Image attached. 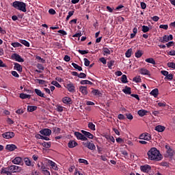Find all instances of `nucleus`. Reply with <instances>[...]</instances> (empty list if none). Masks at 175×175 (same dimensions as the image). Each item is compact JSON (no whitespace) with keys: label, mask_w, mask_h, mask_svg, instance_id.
<instances>
[{"label":"nucleus","mask_w":175,"mask_h":175,"mask_svg":"<svg viewBox=\"0 0 175 175\" xmlns=\"http://www.w3.org/2000/svg\"><path fill=\"white\" fill-rule=\"evenodd\" d=\"M147 155L150 161H161L162 159V154L157 148H150L148 151Z\"/></svg>","instance_id":"nucleus-1"},{"label":"nucleus","mask_w":175,"mask_h":175,"mask_svg":"<svg viewBox=\"0 0 175 175\" xmlns=\"http://www.w3.org/2000/svg\"><path fill=\"white\" fill-rule=\"evenodd\" d=\"M12 6L14 9H17V10H21V12H23L25 13L27 12V4L23 1H16L12 3Z\"/></svg>","instance_id":"nucleus-2"},{"label":"nucleus","mask_w":175,"mask_h":175,"mask_svg":"<svg viewBox=\"0 0 175 175\" xmlns=\"http://www.w3.org/2000/svg\"><path fill=\"white\" fill-rule=\"evenodd\" d=\"M83 146L88 148L89 150H96V146H95V144L92 143V141L91 142H83Z\"/></svg>","instance_id":"nucleus-3"},{"label":"nucleus","mask_w":175,"mask_h":175,"mask_svg":"<svg viewBox=\"0 0 175 175\" xmlns=\"http://www.w3.org/2000/svg\"><path fill=\"white\" fill-rule=\"evenodd\" d=\"M139 139L140 140H146L148 142L151 140V135L148 134V133H144L139 135Z\"/></svg>","instance_id":"nucleus-4"},{"label":"nucleus","mask_w":175,"mask_h":175,"mask_svg":"<svg viewBox=\"0 0 175 175\" xmlns=\"http://www.w3.org/2000/svg\"><path fill=\"white\" fill-rule=\"evenodd\" d=\"M9 167L12 174H13V173H19V172L22 170L21 167L18 165H10Z\"/></svg>","instance_id":"nucleus-5"},{"label":"nucleus","mask_w":175,"mask_h":175,"mask_svg":"<svg viewBox=\"0 0 175 175\" xmlns=\"http://www.w3.org/2000/svg\"><path fill=\"white\" fill-rule=\"evenodd\" d=\"M75 136H76L78 140H83V142L88 140V139L86 137H85L84 135L77 131L75 132Z\"/></svg>","instance_id":"nucleus-6"},{"label":"nucleus","mask_w":175,"mask_h":175,"mask_svg":"<svg viewBox=\"0 0 175 175\" xmlns=\"http://www.w3.org/2000/svg\"><path fill=\"white\" fill-rule=\"evenodd\" d=\"M12 59L16 60L17 62H24V59L17 53H14L12 55Z\"/></svg>","instance_id":"nucleus-7"},{"label":"nucleus","mask_w":175,"mask_h":175,"mask_svg":"<svg viewBox=\"0 0 175 175\" xmlns=\"http://www.w3.org/2000/svg\"><path fill=\"white\" fill-rule=\"evenodd\" d=\"M140 170L144 173H148L151 170V166L148 165H141Z\"/></svg>","instance_id":"nucleus-8"},{"label":"nucleus","mask_w":175,"mask_h":175,"mask_svg":"<svg viewBox=\"0 0 175 175\" xmlns=\"http://www.w3.org/2000/svg\"><path fill=\"white\" fill-rule=\"evenodd\" d=\"M169 40H173V35L170 34V36H164L163 39H161V43H166L169 42Z\"/></svg>","instance_id":"nucleus-9"},{"label":"nucleus","mask_w":175,"mask_h":175,"mask_svg":"<svg viewBox=\"0 0 175 175\" xmlns=\"http://www.w3.org/2000/svg\"><path fill=\"white\" fill-rule=\"evenodd\" d=\"M12 162L14 165H23V159H21V157H15L12 161Z\"/></svg>","instance_id":"nucleus-10"},{"label":"nucleus","mask_w":175,"mask_h":175,"mask_svg":"<svg viewBox=\"0 0 175 175\" xmlns=\"http://www.w3.org/2000/svg\"><path fill=\"white\" fill-rule=\"evenodd\" d=\"M165 148L167 150V154H168V157H170V158H172V157H174L175 154L174 150L170 148V146H169V145H166Z\"/></svg>","instance_id":"nucleus-11"},{"label":"nucleus","mask_w":175,"mask_h":175,"mask_svg":"<svg viewBox=\"0 0 175 175\" xmlns=\"http://www.w3.org/2000/svg\"><path fill=\"white\" fill-rule=\"evenodd\" d=\"M3 139H12L14 136V133L13 132H5L2 134Z\"/></svg>","instance_id":"nucleus-12"},{"label":"nucleus","mask_w":175,"mask_h":175,"mask_svg":"<svg viewBox=\"0 0 175 175\" xmlns=\"http://www.w3.org/2000/svg\"><path fill=\"white\" fill-rule=\"evenodd\" d=\"M40 133L43 136H50V135H51V130L49 129H44L40 131Z\"/></svg>","instance_id":"nucleus-13"},{"label":"nucleus","mask_w":175,"mask_h":175,"mask_svg":"<svg viewBox=\"0 0 175 175\" xmlns=\"http://www.w3.org/2000/svg\"><path fill=\"white\" fill-rule=\"evenodd\" d=\"M139 72L141 75H143L144 76H151V73L149 72L147 68H142L139 69Z\"/></svg>","instance_id":"nucleus-14"},{"label":"nucleus","mask_w":175,"mask_h":175,"mask_svg":"<svg viewBox=\"0 0 175 175\" xmlns=\"http://www.w3.org/2000/svg\"><path fill=\"white\" fill-rule=\"evenodd\" d=\"M1 174L12 175V171L10 170V167L2 168Z\"/></svg>","instance_id":"nucleus-15"},{"label":"nucleus","mask_w":175,"mask_h":175,"mask_svg":"<svg viewBox=\"0 0 175 175\" xmlns=\"http://www.w3.org/2000/svg\"><path fill=\"white\" fill-rule=\"evenodd\" d=\"M81 133H83V135H84V136L88 137V139H94V135H92L90 132H88L84 130H81Z\"/></svg>","instance_id":"nucleus-16"},{"label":"nucleus","mask_w":175,"mask_h":175,"mask_svg":"<svg viewBox=\"0 0 175 175\" xmlns=\"http://www.w3.org/2000/svg\"><path fill=\"white\" fill-rule=\"evenodd\" d=\"M69 92H75V85L72 83H68L66 86Z\"/></svg>","instance_id":"nucleus-17"},{"label":"nucleus","mask_w":175,"mask_h":175,"mask_svg":"<svg viewBox=\"0 0 175 175\" xmlns=\"http://www.w3.org/2000/svg\"><path fill=\"white\" fill-rule=\"evenodd\" d=\"M62 102L65 105H72V98H70V97H67V96L64 97L62 98Z\"/></svg>","instance_id":"nucleus-18"},{"label":"nucleus","mask_w":175,"mask_h":175,"mask_svg":"<svg viewBox=\"0 0 175 175\" xmlns=\"http://www.w3.org/2000/svg\"><path fill=\"white\" fill-rule=\"evenodd\" d=\"M150 94L154 98H157L158 95H159V90H158V88H155L150 92Z\"/></svg>","instance_id":"nucleus-19"},{"label":"nucleus","mask_w":175,"mask_h":175,"mask_svg":"<svg viewBox=\"0 0 175 175\" xmlns=\"http://www.w3.org/2000/svg\"><path fill=\"white\" fill-rule=\"evenodd\" d=\"M17 148V146L14 144H8L5 147V150L8 151H14Z\"/></svg>","instance_id":"nucleus-20"},{"label":"nucleus","mask_w":175,"mask_h":175,"mask_svg":"<svg viewBox=\"0 0 175 175\" xmlns=\"http://www.w3.org/2000/svg\"><path fill=\"white\" fill-rule=\"evenodd\" d=\"M14 70H17L18 72H23V66H21V65H20L18 63H14Z\"/></svg>","instance_id":"nucleus-21"},{"label":"nucleus","mask_w":175,"mask_h":175,"mask_svg":"<svg viewBox=\"0 0 175 175\" xmlns=\"http://www.w3.org/2000/svg\"><path fill=\"white\" fill-rule=\"evenodd\" d=\"M79 91L83 95H87L88 94V91L87 90V86H80Z\"/></svg>","instance_id":"nucleus-22"},{"label":"nucleus","mask_w":175,"mask_h":175,"mask_svg":"<svg viewBox=\"0 0 175 175\" xmlns=\"http://www.w3.org/2000/svg\"><path fill=\"white\" fill-rule=\"evenodd\" d=\"M64 109H65V107H62L59 104H57V105H55V110L56 111H57L58 113H62V111H64Z\"/></svg>","instance_id":"nucleus-23"},{"label":"nucleus","mask_w":175,"mask_h":175,"mask_svg":"<svg viewBox=\"0 0 175 175\" xmlns=\"http://www.w3.org/2000/svg\"><path fill=\"white\" fill-rule=\"evenodd\" d=\"M77 146V142L75 141L71 140L68 143V147L69 148H75Z\"/></svg>","instance_id":"nucleus-24"},{"label":"nucleus","mask_w":175,"mask_h":175,"mask_svg":"<svg viewBox=\"0 0 175 175\" xmlns=\"http://www.w3.org/2000/svg\"><path fill=\"white\" fill-rule=\"evenodd\" d=\"M48 163L51 166L52 168H53L54 170H58V167L54 161L49 160Z\"/></svg>","instance_id":"nucleus-25"},{"label":"nucleus","mask_w":175,"mask_h":175,"mask_svg":"<svg viewBox=\"0 0 175 175\" xmlns=\"http://www.w3.org/2000/svg\"><path fill=\"white\" fill-rule=\"evenodd\" d=\"M34 92H36L38 96H40L41 98H44V93L42 92V91L39 89H35Z\"/></svg>","instance_id":"nucleus-26"},{"label":"nucleus","mask_w":175,"mask_h":175,"mask_svg":"<svg viewBox=\"0 0 175 175\" xmlns=\"http://www.w3.org/2000/svg\"><path fill=\"white\" fill-rule=\"evenodd\" d=\"M148 113V111L144 109H141L138 111L137 114L139 116V117H144V116H146Z\"/></svg>","instance_id":"nucleus-27"},{"label":"nucleus","mask_w":175,"mask_h":175,"mask_svg":"<svg viewBox=\"0 0 175 175\" xmlns=\"http://www.w3.org/2000/svg\"><path fill=\"white\" fill-rule=\"evenodd\" d=\"M122 92H124L127 95H131V94L132 93V91L131 90V88L126 86L125 88L122 90Z\"/></svg>","instance_id":"nucleus-28"},{"label":"nucleus","mask_w":175,"mask_h":175,"mask_svg":"<svg viewBox=\"0 0 175 175\" xmlns=\"http://www.w3.org/2000/svg\"><path fill=\"white\" fill-rule=\"evenodd\" d=\"M24 162L27 166H33L32 161L28 157L24 159Z\"/></svg>","instance_id":"nucleus-29"},{"label":"nucleus","mask_w":175,"mask_h":175,"mask_svg":"<svg viewBox=\"0 0 175 175\" xmlns=\"http://www.w3.org/2000/svg\"><path fill=\"white\" fill-rule=\"evenodd\" d=\"M154 130L157 131V132H163V131H165V126L158 125L154 127Z\"/></svg>","instance_id":"nucleus-30"},{"label":"nucleus","mask_w":175,"mask_h":175,"mask_svg":"<svg viewBox=\"0 0 175 175\" xmlns=\"http://www.w3.org/2000/svg\"><path fill=\"white\" fill-rule=\"evenodd\" d=\"M20 98H21V99H30L31 95L21 93L20 94Z\"/></svg>","instance_id":"nucleus-31"},{"label":"nucleus","mask_w":175,"mask_h":175,"mask_svg":"<svg viewBox=\"0 0 175 175\" xmlns=\"http://www.w3.org/2000/svg\"><path fill=\"white\" fill-rule=\"evenodd\" d=\"M72 66H73L75 69H77V70H79V72H81V70H83V68H81V66H79L77 64L72 63Z\"/></svg>","instance_id":"nucleus-32"},{"label":"nucleus","mask_w":175,"mask_h":175,"mask_svg":"<svg viewBox=\"0 0 175 175\" xmlns=\"http://www.w3.org/2000/svg\"><path fill=\"white\" fill-rule=\"evenodd\" d=\"M146 62H148V64H152V65H156L155 60L152 57H150L145 59Z\"/></svg>","instance_id":"nucleus-33"},{"label":"nucleus","mask_w":175,"mask_h":175,"mask_svg":"<svg viewBox=\"0 0 175 175\" xmlns=\"http://www.w3.org/2000/svg\"><path fill=\"white\" fill-rule=\"evenodd\" d=\"M36 109H38V107H36V106H31V105L27 106V110L29 111H30L31 113H32V111H35V110H36Z\"/></svg>","instance_id":"nucleus-34"},{"label":"nucleus","mask_w":175,"mask_h":175,"mask_svg":"<svg viewBox=\"0 0 175 175\" xmlns=\"http://www.w3.org/2000/svg\"><path fill=\"white\" fill-rule=\"evenodd\" d=\"M20 43L25 46L26 47H29V42L25 40H20Z\"/></svg>","instance_id":"nucleus-35"},{"label":"nucleus","mask_w":175,"mask_h":175,"mask_svg":"<svg viewBox=\"0 0 175 175\" xmlns=\"http://www.w3.org/2000/svg\"><path fill=\"white\" fill-rule=\"evenodd\" d=\"M125 55L126 57V58H131V55H132V49H129L126 51Z\"/></svg>","instance_id":"nucleus-36"},{"label":"nucleus","mask_w":175,"mask_h":175,"mask_svg":"<svg viewBox=\"0 0 175 175\" xmlns=\"http://www.w3.org/2000/svg\"><path fill=\"white\" fill-rule=\"evenodd\" d=\"M121 81L122 83H123L124 84L128 83V78L126 77V75H123L121 77Z\"/></svg>","instance_id":"nucleus-37"},{"label":"nucleus","mask_w":175,"mask_h":175,"mask_svg":"<svg viewBox=\"0 0 175 175\" xmlns=\"http://www.w3.org/2000/svg\"><path fill=\"white\" fill-rule=\"evenodd\" d=\"M92 94L95 95L96 96H100L101 94H100V92L98 91V90H93L92 91Z\"/></svg>","instance_id":"nucleus-38"},{"label":"nucleus","mask_w":175,"mask_h":175,"mask_svg":"<svg viewBox=\"0 0 175 175\" xmlns=\"http://www.w3.org/2000/svg\"><path fill=\"white\" fill-rule=\"evenodd\" d=\"M142 55H143V51L141 50H138L136 53H135V57L136 58H140V57H142Z\"/></svg>","instance_id":"nucleus-39"},{"label":"nucleus","mask_w":175,"mask_h":175,"mask_svg":"<svg viewBox=\"0 0 175 175\" xmlns=\"http://www.w3.org/2000/svg\"><path fill=\"white\" fill-rule=\"evenodd\" d=\"M81 84L82 85H85V84H89L90 85H92V82H91L90 81H88V80H82V81H81Z\"/></svg>","instance_id":"nucleus-40"},{"label":"nucleus","mask_w":175,"mask_h":175,"mask_svg":"<svg viewBox=\"0 0 175 175\" xmlns=\"http://www.w3.org/2000/svg\"><path fill=\"white\" fill-rule=\"evenodd\" d=\"M45 148H50L51 147V142H44L42 144Z\"/></svg>","instance_id":"nucleus-41"},{"label":"nucleus","mask_w":175,"mask_h":175,"mask_svg":"<svg viewBox=\"0 0 175 175\" xmlns=\"http://www.w3.org/2000/svg\"><path fill=\"white\" fill-rule=\"evenodd\" d=\"M11 46H12V47H21L23 45L21 44H20V42H12L11 44Z\"/></svg>","instance_id":"nucleus-42"},{"label":"nucleus","mask_w":175,"mask_h":175,"mask_svg":"<svg viewBox=\"0 0 175 175\" xmlns=\"http://www.w3.org/2000/svg\"><path fill=\"white\" fill-rule=\"evenodd\" d=\"M73 14H75V11H70L68 12V15L66 16V21H68L69 18H70V17H72V16H73Z\"/></svg>","instance_id":"nucleus-43"},{"label":"nucleus","mask_w":175,"mask_h":175,"mask_svg":"<svg viewBox=\"0 0 175 175\" xmlns=\"http://www.w3.org/2000/svg\"><path fill=\"white\" fill-rule=\"evenodd\" d=\"M88 128L91 129L92 131H95V124L92 122L88 123Z\"/></svg>","instance_id":"nucleus-44"},{"label":"nucleus","mask_w":175,"mask_h":175,"mask_svg":"<svg viewBox=\"0 0 175 175\" xmlns=\"http://www.w3.org/2000/svg\"><path fill=\"white\" fill-rule=\"evenodd\" d=\"M149 31H150V27L146 25L142 26V31L144 33H146V32H148Z\"/></svg>","instance_id":"nucleus-45"},{"label":"nucleus","mask_w":175,"mask_h":175,"mask_svg":"<svg viewBox=\"0 0 175 175\" xmlns=\"http://www.w3.org/2000/svg\"><path fill=\"white\" fill-rule=\"evenodd\" d=\"M51 84H53V85H55V87H57V88H61L59 83H58L57 81H52Z\"/></svg>","instance_id":"nucleus-46"},{"label":"nucleus","mask_w":175,"mask_h":175,"mask_svg":"<svg viewBox=\"0 0 175 175\" xmlns=\"http://www.w3.org/2000/svg\"><path fill=\"white\" fill-rule=\"evenodd\" d=\"M168 68H172V69H175V63L174 62H168L167 64Z\"/></svg>","instance_id":"nucleus-47"},{"label":"nucleus","mask_w":175,"mask_h":175,"mask_svg":"<svg viewBox=\"0 0 175 175\" xmlns=\"http://www.w3.org/2000/svg\"><path fill=\"white\" fill-rule=\"evenodd\" d=\"M174 77L173 74H167V75L164 78L165 80H172Z\"/></svg>","instance_id":"nucleus-48"},{"label":"nucleus","mask_w":175,"mask_h":175,"mask_svg":"<svg viewBox=\"0 0 175 175\" xmlns=\"http://www.w3.org/2000/svg\"><path fill=\"white\" fill-rule=\"evenodd\" d=\"M104 55H110V50L107 48H103Z\"/></svg>","instance_id":"nucleus-49"},{"label":"nucleus","mask_w":175,"mask_h":175,"mask_svg":"<svg viewBox=\"0 0 175 175\" xmlns=\"http://www.w3.org/2000/svg\"><path fill=\"white\" fill-rule=\"evenodd\" d=\"M133 81H135V83H140L142 78H140V77H135L133 78Z\"/></svg>","instance_id":"nucleus-50"},{"label":"nucleus","mask_w":175,"mask_h":175,"mask_svg":"<svg viewBox=\"0 0 175 175\" xmlns=\"http://www.w3.org/2000/svg\"><path fill=\"white\" fill-rule=\"evenodd\" d=\"M114 60H111L109 62H107V66L109 69H111V66H113V65H114Z\"/></svg>","instance_id":"nucleus-51"},{"label":"nucleus","mask_w":175,"mask_h":175,"mask_svg":"<svg viewBox=\"0 0 175 175\" xmlns=\"http://www.w3.org/2000/svg\"><path fill=\"white\" fill-rule=\"evenodd\" d=\"M79 163H84L85 165H88V161L84 159H79Z\"/></svg>","instance_id":"nucleus-52"},{"label":"nucleus","mask_w":175,"mask_h":175,"mask_svg":"<svg viewBox=\"0 0 175 175\" xmlns=\"http://www.w3.org/2000/svg\"><path fill=\"white\" fill-rule=\"evenodd\" d=\"M126 117L127 120H133V116H132L131 113H126Z\"/></svg>","instance_id":"nucleus-53"},{"label":"nucleus","mask_w":175,"mask_h":175,"mask_svg":"<svg viewBox=\"0 0 175 175\" xmlns=\"http://www.w3.org/2000/svg\"><path fill=\"white\" fill-rule=\"evenodd\" d=\"M78 77H79V79H85V77H87V75H85L84 72H81L79 74Z\"/></svg>","instance_id":"nucleus-54"},{"label":"nucleus","mask_w":175,"mask_h":175,"mask_svg":"<svg viewBox=\"0 0 175 175\" xmlns=\"http://www.w3.org/2000/svg\"><path fill=\"white\" fill-rule=\"evenodd\" d=\"M85 66H90V60L87 58L83 59Z\"/></svg>","instance_id":"nucleus-55"},{"label":"nucleus","mask_w":175,"mask_h":175,"mask_svg":"<svg viewBox=\"0 0 175 175\" xmlns=\"http://www.w3.org/2000/svg\"><path fill=\"white\" fill-rule=\"evenodd\" d=\"M78 53H79V54H81L82 55H84V54H88V51H83V50H78Z\"/></svg>","instance_id":"nucleus-56"},{"label":"nucleus","mask_w":175,"mask_h":175,"mask_svg":"<svg viewBox=\"0 0 175 175\" xmlns=\"http://www.w3.org/2000/svg\"><path fill=\"white\" fill-rule=\"evenodd\" d=\"M57 32H58V33H61V35H62V36H65V35H68L66 31H65L64 30H62V29L59 30Z\"/></svg>","instance_id":"nucleus-57"},{"label":"nucleus","mask_w":175,"mask_h":175,"mask_svg":"<svg viewBox=\"0 0 175 175\" xmlns=\"http://www.w3.org/2000/svg\"><path fill=\"white\" fill-rule=\"evenodd\" d=\"M157 105H158V106H159V107H166V103H165V102L158 103Z\"/></svg>","instance_id":"nucleus-58"},{"label":"nucleus","mask_w":175,"mask_h":175,"mask_svg":"<svg viewBox=\"0 0 175 175\" xmlns=\"http://www.w3.org/2000/svg\"><path fill=\"white\" fill-rule=\"evenodd\" d=\"M36 81H38V83L41 85L46 84V81L42 79H36Z\"/></svg>","instance_id":"nucleus-59"},{"label":"nucleus","mask_w":175,"mask_h":175,"mask_svg":"<svg viewBox=\"0 0 175 175\" xmlns=\"http://www.w3.org/2000/svg\"><path fill=\"white\" fill-rule=\"evenodd\" d=\"M64 61H66V62H69V61H70V57L68 55H66L64 56Z\"/></svg>","instance_id":"nucleus-60"},{"label":"nucleus","mask_w":175,"mask_h":175,"mask_svg":"<svg viewBox=\"0 0 175 175\" xmlns=\"http://www.w3.org/2000/svg\"><path fill=\"white\" fill-rule=\"evenodd\" d=\"M159 28H161L162 29H167L169 26L167 25H161Z\"/></svg>","instance_id":"nucleus-61"},{"label":"nucleus","mask_w":175,"mask_h":175,"mask_svg":"<svg viewBox=\"0 0 175 175\" xmlns=\"http://www.w3.org/2000/svg\"><path fill=\"white\" fill-rule=\"evenodd\" d=\"M100 62H102L104 65H106V59L105 57H101L99 59Z\"/></svg>","instance_id":"nucleus-62"},{"label":"nucleus","mask_w":175,"mask_h":175,"mask_svg":"<svg viewBox=\"0 0 175 175\" xmlns=\"http://www.w3.org/2000/svg\"><path fill=\"white\" fill-rule=\"evenodd\" d=\"M12 75L14 76V77H20V75L16 71H12Z\"/></svg>","instance_id":"nucleus-63"},{"label":"nucleus","mask_w":175,"mask_h":175,"mask_svg":"<svg viewBox=\"0 0 175 175\" xmlns=\"http://www.w3.org/2000/svg\"><path fill=\"white\" fill-rule=\"evenodd\" d=\"M118 120H125V116L121 113L118 116Z\"/></svg>","instance_id":"nucleus-64"}]
</instances>
